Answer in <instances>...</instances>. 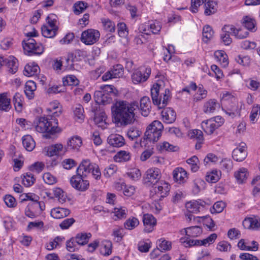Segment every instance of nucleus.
Listing matches in <instances>:
<instances>
[{"label":"nucleus","mask_w":260,"mask_h":260,"mask_svg":"<svg viewBox=\"0 0 260 260\" xmlns=\"http://www.w3.org/2000/svg\"><path fill=\"white\" fill-rule=\"evenodd\" d=\"M219 104L215 99H210L204 104L203 111L206 114L213 113L219 107Z\"/></svg>","instance_id":"nucleus-24"},{"label":"nucleus","mask_w":260,"mask_h":260,"mask_svg":"<svg viewBox=\"0 0 260 260\" xmlns=\"http://www.w3.org/2000/svg\"><path fill=\"white\" fill-rule=\"evenodd\" d=\"M187 163L189 165L192 172H196L199 169L198 164L199 160L196 156H193L186 160Z\"/></svg>","instance_id":"nucleus-48"},{"label":"nucleus","mask_w":260,"mask_h":260,"mask_svg":"<svg viewBox=\"0 0 260 260\" xmlns=\"http://www.w3.org/2000/svg\"><path fill=\"white\" fill-rule=\"evenodd\" d=\"M216 4L213 2H208L205 4V14L206 15H210L216 11Z\"/></svg>","instance_id":"nucleus-57"},{"label":"nucleus","mask_w":260,"mask_h":260,"mask_svg":"<svg viewBox=\"0 0 260 260\" xmlns=\"http://www.w3.org/2000/svg\"><path fill=\"white\" fill-rule=\"evenodd\" d=\"M87 7V4L84 2H78L74 5V12L76 15L82 13Z\"/></svg>","instance_id":"nucleus-53"},{"label":"nucleus","mask_w":260,"mask_h":260,"mask_svg":"<svg viewBox=\"0 0 260 260\" xmlns=\"http://www.w3.org/2000/svg\"><path fill=\"white\" fill-rule=\"evenodd\" d=\"M242 224L245 229L256 230L260 227V220L256 218H246Z\"/></svg>","instance_id":"nucleus-21"},{"label":"nucleus","mask_w":260,"mask_h":260,"mask_svg":"<svg viewBox=\"0 0 260 260\" xmlns=\"http://www.w3.org/2000/svg\"><path fill=\"white\" fill-rule=\"evenodd\" d=\"M164 126L158 120L152 122L147 127L144 139L150 142H156L161 137Z\"/></svg>","instance_id":"nucleus-5"},{"label":"nucleus","mask_w":260,"mask_h":260,"mask_svg":"<svg viewBox=\"0 0 260 260\" xmlns=\"http://www.w3.org/2000/svg\"><path fill=\"white\" fill-rule=\"evenodd\" d=\"M62 82L64 86H76L79 83V81L74 75H69L67 76L66 78H63Z\"/></svg>","instance_id":"nucleus-49"},{"label":"nucleus","mask_w":260,"mask_h":260,"mask_svg":"<svg viewBox=\"0 0 260 260\" xmlns=\"http://www.w3.org/2000/svg\"><path fill=\"white\" fill-rule=\"evenodd\" d=\"M220 166L222 170L229 172L233 169V162L230 159L224 158L220 161Z\"/></svg>","instance_id":"nucleus-56"},{"label":"nucleus","mask_w":260,"mask_h":260,"mask_svg":"<svg viewBox=\"0 0 260 260\" xmlns=\"http://www.w3.org/2000/svg\"><path fill=\"white\" fill-rule=\"evenodd\" d=\"M139 224V221L137 218L132 217L126 220L124 223V227L127 230H133Z\"/></svg>","instance_id":"nucleus-52"},{"label":"nucleus","mask_w":260,"mask_h":260,"mask_svg":"<svg viewBox=\"0 0 260 260\" xmlns=\"http://www.w3.org/2000/svg\"><path fill=\"white\" fill-rule=\"evenodd\" d=\"M157 247L161 251H169L172 248V243L164 238H161L156 242Z\"/></svg>","instance_id":"nucleus-35"},{"label":"nucleus","mask_w":260,"mask_h":260,"mask_svg":"<svg viewBox=\"0 0 260 260\" xmlns=\"http://www.w3.org/2000/svg\"><path fill=\"white\" fill-rule=\"evenodd\" d=\"M214 31L209 25H206L203 29V40L206 43L211 40L213 36Z\"/></svg>","instance_id":"nucleus-45"},{"label":"nucleus","mask_w":260,"mask_h":260,"mask_svg":"<svg viewBox=\"0 0 260 260\" xmlns=\"http://www.w3.org/2000/svg\"><path fill=\"white\" fill-rule=\"evenodd\" d=\"M39 69V67L37 64H27L24 67L23 74L27 77L32 76L37 74Z\"/></svg>","instance_id":"nucleus-32"},{"label":"nucleus","mask_w":260,"mask_h":260,"mask_svg":"<svg viewBox=\"0 0 260 260\" xmlns=\"http://www.w3.org/2000/svg\"><path fill=\"white\" fill-rule=\"evenodd\" d=\"M38 31L32 28V31L27 32L25 36L29 38L22 42V46L25 54L31 55L32 54L41 55L44 51V48L42 44L37 43V41L32 37L38 36Z\"/></svg>","instance_id":"nucleus-3"},{"label":"nucleus","mask_w":260,"mask_h":260,"mask_svg":"<svg viewBox=\"0 0 260 260\" xmlns=\"http://www.w3.org/2000/svg\"><path fill=\"white\" fill-rule=\"evenodd\" d=\"M138 108V103L117 101L111 107L115 122L121 126L133 123L135 120V111Z\"/></svg>","instance_id":"nucleus-1"},{"label":"nucleus","mask_w":260,"mask_h":260,"mask_svg":"<svg viewBox=\"0 0 260 260\" xmlns=\"http://www.w3.org/2000/svg\"><path fill=\"white\" fill-rule=\"evenodd\" d=\"M78 174L86 177L90 173L96 180H99L101 177V173L99 166L91 163L89 159L83 160L77 169Z\"/></svg>","instance_id":"nucleus-4"},{"label":"nucleus","mask_w":260,"mask_h":260,"mask_svg":"<svg viewBox=\"0 0 260 260\" xmlns=\"http://www.w3.org/2000/svg\"><path fill=\"white\" fill-rule=\"evenodd\" d=\"M140 108L141 111V114L147 117L150 112L151 102L148 96H143L140 101Z\"/></svg>","instance_id":"nucleus-18"},{"label":"nucleus","mask_w":260,"mask_h":260,"mask_svg":"<svg viewBox=\"0 0 260 260\" xmlns=\"http://www.w3.org/2000/svg\"><path fill=\"white\" fill-rule=\"evenodd\" d=\"M112 243L109 241H105L102 242L100 248V253L104 256H108L112 253Z\"/></svg>","instance_id":"nucleus-37"},{"label":"nucleus","mask_w":260,"mask_h":260,"mask_svg":"<svg viewBox=\"0 0 260 260\" xmlns=\"http://www.w3.org/2000/svg\"><path fill=\"white\" fill-rule=\"evenodd\" d=\"M161 177L160 171L157 168L148 169L144 177V183L148 185H154L157 183Z\"/></svg>","instance_id":"nucleus-9"},{"label":"nucleus","mask_w":260,"mask_h":260,"mask_svg":"<svg viewBox=\"0 0 260 260\" xmlns=\"http://www.w3.org/2000/svg\"><path fill=\"white\" fill-rule=\"evenodd\" d=\"M94 97L96 103L99 104L106 105L110 103L112 100L109 94L104 93L103 91H95Z\"/></svg>","instance_id":"nucleus-16"},{"label":"nucleus","mask_w":260,"mask_h":260,"mask_svg":"<svg viewBox=\"0 0 260 260\" xmlns=\"http://www.w3.org/2000/svg\"><path fill=\"white\" fill-rule=\"evenodd\" d=\"M248 176L247 170L244 168H240L238 171L235 173V178L239 183H243L247 178Z\"/></svg>","instance_id":"nucleus-41"},{"label":"nucleus","mask_w":260,"mask_h":260,"mask_svg":"<svg viewBox=\"0 0 260 260\" xmlns=\"http://www.w3.org/2000/svg\"><path fill=\"white\" fill-rule=\"evenodd\" d=\"M206 205V202L201 200H193L186 203L185 207L189 213H197L202 210Z\"/></svg>","instance_id":"nucleus-11"},{"label":"nucleus","mask_w":260,"mask_h":260,"mask_svg":"<svg viewBox=\"0 0 260 260\" xmlns=\"http://www.w3.org/2000/svg\"><path fill=\"white\" fill-rule=\"evenodd\" d=\"M63 145L61 144H56L51 145L47 148V155L49 156H53L58 155L62 151Z\"/></svg>","instance_id":"nucleus-34"},{"label":"nucleus","mask_w":260,"mask_h":260,"mask_svg":"<svg viewBox=\"0 0 260 260\" xmlns=\"http://www.w3.org/2000/svg\"><path fill=\"white\" fill-rule=\"evenodd\" d=\"M186 235L188 237H198L202 233V229L198 226H192L184 229Z\"/></svg>","instance_id":"nucleus-36"},{"label":"nucleus","mask_w":260,"mask_h":260,"mask_svg":"<svg viewBox=\"0 0 260 260\" xmlns=\"http://www.w3.org/2000/svg\"><path fill=\"white\" fill-rule=\"evenodd\" d=\"M12 102L15 110L17 112H21L23 108L24 98L23 95L18 92L16 93L13 97Z\"/></svg>","instance_id":"nucleus-25"},{"label":"nucleus","mask_w":260,"mask_h":260,"mask_svg":"<svg viewBox=\"0 0 260 260\" xmlns=\"http://www.w3.org/2000/svg\"><path fill=\"white\" fill-rule=\"evenodd\" d=\"M131 158L129 152L126 151H120L118 152L114 157V159L116 162L127 161Z\"/></svg>","instance_id":"nucleus-40"},{"label":"nucleus","mask_w":260,"mask_h":260,"mask_svg":"<svg viewBox=\"0 0 260 260\" xmlns=\"http://www.w3.org/2000/svg\"><path fill=\"white\" fill-rule=\"evenodd\" d=\"M91 234L90 233H80L73 237L78 245L82 246L86 244L90 237Z\"/></svg>","instance_id":"nucleus-28"},{"label":"nucleus","mask_w":260,"mask_h":260,"mask_svg":"<svg viewBox=\"0 0 260 260\" xmlns=\"http://www.w3.org/2000/svg\"><path fill=\"white\" fill-rule=\"evenodd\" d=\"M78 244L76 243L75 239L72 237L66 242V248L70 252H74L78 250Z\"/></svg>","instance_id":"nucleus-61"},{"label":"nucleus","mask_w":260,"mask_h":260,"mask_svg":"<svg viewBox=\"0 0 260 260\" xmlns=\"http://www.w3.org/2000/svg\"><path fill=\"white\" fill-rule=\"evenodd\" d=\"M104 29L108 32H113L115 30V25L113 22L109 19H103L102 20Z\"/></svg>","instance_id":"nucleus-54"},{"label":"nucleus","mask_w":260,"mask_h":260,"mask_svg":"<svg viewBox=\"0 0 260 260\" xmlns=\"http://www.w3.org/2000/svg\"><path fill=\"white\" fill-rule=\"evenodd\" d=\"M161 116L165 122L172 123L176 119L175 112L170 108L164 109L161 112Z\"/></svg>","instance_id":"nucleus-20"},{"label":"nucleus","mask_w":260,"mask_h":260,"mask_svg":"<svg viewBox=\"0 0 260 260\" xmlns=\"http://www.w3.org/2000/svg\"><path fill=\"white\" fill-rule=\"evenodd\" d=\"M108 143L114 147H121L125 144L123 137L118 134H111L107 139Z\"/></svg>","instance_id":"nucleus-14"},{"label":"nucleus","mask_w":260,"mask_h":260,"mask_svg":"<svg viewBox=\"0 0 260 260\" xmlns=\"http://www.w3.org/2000/svg\"><path fill=\"white\" fill-rule=\"evenodd\" d=\"M43 179L46 183L49 185L53 184L57 182L56 177L50 173H44L43 176Z\"/></svg>","instance_id":"nucleus-64"},{"label":"nucleus","mask_w":260,"mask_h":260,"mask_svg":"<svg viewBox=\"0 0 260 260\" xmlns=\"http://www.w3.org/2000/svg\"><path fill=\"white\" fill-rule=\"evenodd\" d=\"M158 149L161 152H175L177 150L178 148L168 142L164 141L159 143L158 145Z\"/></svg>","instance_id":"nucleus-38"},{"label":"nucleus","mask_w":260,"mask_h":260,"mask_svg":"<svg viewBox=\"0 0 260 260\" xmlns=\"http://www.w3.org/2000/svg\"><path fill=\"white\" fill-rule=\"evenodd\" d=\"M245 27L252 32H254L256 31V22L254 19L248 17L246 16L243 19V22Z\"/></svg>","instance_id":"nucleus-39"},{"label":"nucleus","mask_w":260,"mask_h":260,"mask_svg":"<svg viewBox=\"0 0 260 260\" xmlns=\"http://www.w3.org/2000/svg\"><path fill=\"white\" fill-rule=\"evenodd\" d=\"M48 112H52L50 116L56 118L59 116L62 113V107L60 104L56 101L50 103L49 107L47 109Z\"/></svg>","instance_id":"nucleus-26"},{"label":"nucleus","mask_w":260,"mask_h":260,"mask_svg":"<svg viewBox=\"0 0 260 260\" xmlns=\"http://www.w3.org/2000/svg\"><path fill=\"white\" fill-rule=\"evenodd\" d=\"M22 140L23 146L26 150L31 151L34 149L36 143L31 136H24L22 138Z\"/></svg>","instance_id":"nucleus-30"},{"label":"nucleus","mask_w":260,"mask_h":260,"mask_svg":"<svg viewBox=\"0 0 260 260\" xmlns=\"http://www.w3.org/2000/svg\"><path fill=\"white\" fill-rule=\"evenodd\" d=\"M189 136L190 138L197 140L199 144L202 143L204 139L203 133L199 129H193L189 133Z\"/></svg>","instance_id":"nucleus-55"},{"label":"nucleus","mask_w":260,"mask_h":260,"mask_svg":"<svg viewBox=\"0 0 260 260\" xmlns=\"http://www.w3.org/2000/svg\"><path fill=\"white\" fill-rule=\"evenodd\" d=\"M71 213L69 209L64 208H54L51 210V216L56 219H60L68 216Z\"/></svg>","instance_id":"nucleus-22"},{"label":"nucleus","mask_w":260,"mask_h":260,"mask_svg":"<svg viewBox=\"0 0 260 260\" xmlns=\"http://www.w3.org/2000/svg\"><path fill=\"white\" fill-rule=\"evenodd\" d=\"M100 33L95 29H88L82 32L81 41L87 45L95 44L100 39Z\"/></svg>","instance_id":"nucleus-7"},{"label":"nucleus","mask_w":260,"mask_h":260,"mask_svg":"<svg viewBox=\"0 0 260 260\" xmlns=\"http://www.w3.org/2000/svg\"><path fill=\"white\" fill-rule=\"evenodd\" d=\"M8 68V72L12 74H15L18 70V64L17 59L13 56H10L4 59V64Z\"/></svg>","instance_id":"nucleus-19"},{"label":"nucleus","mask_w":260,"mask_h":260,"mask_svg":"<svg viewBox=\"0 0 260 260\" xmlns=\"http://www.w3.org/2000/svg\"><path fill=\"white\" fill-rule=\"evenodd\" d=\"M170 190L168 183L165 182H161L157 185V189L155 190L156 194H159L160 197L164 198L166 197Z\"/></svg>","instance_id":"nucleus-31"},{"label":"nucleus","mask_w":260,"mask_h":260,"mask_svg":"<svg viewBox=\"0 0 260 260\" xmlns=\"http://www.w3.org/2000/svg\"><path fill=\"white\" fill-rule=\"evenodd\" d=\"M82 177H83L77 174V175H74L71 178L70 183L72 187L77 190L84 191L88 188L89 183V182H85V183H83L82 186H79L80 181L82 180Z\"/></svg>","instance_id":"nucleus-15"},{"label":"nucleus","mask_w":260,"mask_h":260,"mask_svg":"<svg viewBox=\"0 0 260 260\" xmlns=\"http://www.w3.org/2000/svg\"><path fill=\"white\" fill-rule=\"evenodd\" d=\"M35 128L38 132L41 133H48L54 134L61 132L58 126V120L53 116H41L36 118L34 121Z\"/></svg>","instance_id":"nucleus-2"},{"label":"nucleus","mask_w":260,"mask_h":260,"mask_svg":"<svg viewBox=\"0 0 260 260\" xmlns=\"http://www.w3.org/2000/svg\"><path fill=\"white\" fill-rule=\"evenodd\" d=\"M12 108L11 99L7 93H0V110L9 111Z\"/></svg>","instance_id":"nucleus-23"},{"label":"nucleus","mask_w":260,"mask_h":260,"mask_svg":"<svg viewBox=\"0 0 260 260\" xmlns=\"http://www.w3.org/2000/svg\"><path fill=\"white\" fill-rule=\"evenodd\" d=\"M260 114V106L259 105H254L252 108L250 115V121L254 123L255 120L257 117V115Z\"/></svg>","instance_id":"nucleus-62"},{"label":"nucleus","mask_w":260,"mask_h":260,"mask_svg":"<svg viewBox=\"0 0 260 260\" xmlns=\"http://www.w3.org/2000/svg\"><path fill=\"white\" fill-rule=\"evenodd\" d=\"M36 180L34 175L31 172H27L23 175L22 182L26 187L31 186Z\"/></svg>","instance_id":"nucleus-44"},{"label":"nucleus","mask_w":260,"mask_h":260,"mask_svg":"<svg viewBox=\"0 0 260 260\" xmlns=\"http://www.w3.org/2000/svg\"><path fill=\"white\" fill-rule=\"evenodd\" d=\"M151 70L150 68H140L139 70L135 71L132 74V82L134 84H138L145 82L149 77Z\"/></svg>","instance_id":"nucleus-8"},{"label":"nucleus","mask_w":260,"mask_h":260,"mask_svg":"<svg viewBox=\"0 0 260 260\" xmlns=\"http://www.w3.org/2000/svg\"><path fill=\"white\" fill-rule=\"evenodd\" d=\"M174 180L179 183H183L187 179L186 171L182 168H177L173 172Z\"/></svg>","instance_id":"nucleus-17"},{"label":"nucleus","mask_w":260,"mask_h":260,"mask_svg":"<svg viewBox=\"0 0 260 260\" xmlns=\"http://www.w3.org/2000/svg\"><path fill=\"white\" fill-rule=\"evenodd\" d=\"M221 172L216 170L208 172L206 175V180L210 183L217 182L221 176Z\"/></svg>","instance_id":"nucleus-33"},{"label":"nucleus","mask_w":260,"mask_h":260,"mask_svg":"<svg viewBox=\"0 0 260 260\" xmlns=\"http://www.w3.org/2000/svg\"><path fill=\"white\" fill-rule=\"evenodd\" d=\"M225 207V204L223 202L218 201L214 203L210 211L212 214L219 213L223 210Z\"/></svg>","instance_id":"nucleus-50"},{"label":"nucleus","mask_w":260,"mask_h":260,"mask_svg":"<svg viewBox=\"0 0 260 260\" xmlns=\"http://www.w3.org/2000/svg\"><path fill=\"white\" fill-rule=\"evenodd\" d=\"M42 35L48 38H52L56 35L57 29L47 25H43L41 28Z\"/></svg>","instance_id":"nucleus-42"},{"label":"nucleus","mask_w":260,"mask_h":260,"mask_svg":"<svg viewBox=\"0 0 260 260\" xmlns=\"http://www.w3.org/2000/svg\"><path fill=\"white\" fill-rule=\"evenodd\" d=\"M110 71L114 78H120L123 74V67L121 64H118L114 66Z\"/></svg>","instance_id":"nucleus-47"},{"label":"nucleus","mask_w":260,"mask_h":260,"mask_svg":"<svg viewBox=\"0 0 260 260\" xmlns=\"http://www.w3.org/2000/svg\"><path fill=\"white\" fill-rule=\"evenodd\" d=\"M84 109L82 105L80 104L77 105L74 110L75 116L77 119L83 121L84 118L83 115Z\"/></svg>","instance_id":"nucleus-59"},{"label":"nucleus","mask_w":260,"mask_h":260,"mask_svg":"<svg viewBox=\"0 0 260 260\" xmlns=\"http://www.w3.org/2000/svg\"><path fill=\"white\" fill-rule=\"evenodd\" d=\"M141 134L142 132L139 129L136 127H132L127 131V135L129 139L133 140L135 138L140 137Z\"/></svg>","instance_id":"nucleus-60"},{"label":"nucleus","mask_w":260,"mask_h":260,"mask_svg":"<svg viewBox=\"0 0 260 260\" xmlns=\"http://www.w3.org/2000/svg\"><path fill=\"white\" fill-rule=\"evenodd\" d=\"M160 86L157 84H154L151 88V95L153 104L157 105L159 108H162L167 105L168 101L170 98V91L169 89H166L163 93V98L159 96V92Z\"/></svg>","instance_id":"nucleus-6"},{"label":"nucleus","mask_w":260,"mask_h":260,"mask_svg":"<svg viewBox=\"0 0 260 260\" xmlns=\"http://www.w3.org/2000/svg\"><path fill=\"white\" fill-rule=\"evenodd\" d=\"M202 127L205 132L208 135H211L216 129L218 128L214 123L213 120L210 119L206 121H203L202 123Z\"/></svg>","instance_id":"nucleus-29"},{"label":"nucleus","mask_w":260,"mask_h":260,"mask_svg":"<svg viewBox=\"0 0 260 260\" xmlns=\"http://www.w3.org/2000/svg\"><path fill=\"white\" fill-rule=\"evenodd\" d=\"M55 198H57L58 202L61 204L66 201L67 194L60 188H55L53 190Z\"/></svg>","instance_id":"nucleus-46"},{"label":"nucleus","mask_w":260,"mask_h":260,"mask_svg":"<svg viewBox=\"0 0 260 260\" xmlns=\"http://www.w3.org/2000/svg\"><path fill=\"white\" fill-rule=\"evenodd\" d=\"M56 16L53 14L49 15L47 18V26L55 28L58 30V27L56 25Z\"/></svg>","instance_id":"nucleus-63"},{"label":"nucleus","mask_w":260,"mask_h":260,"mask_svg":"<svg viewBox=\"0 0 260 260\" xmlns=\"http://www.w3.org/2000/svg\"><path fill=\"white\" fill-rule=\"evenodd\" d=\"M82 145L81 138L78 136H73L68 140L66 149L67 150H72L77 151Z\"/></svg>","instance_id":"nucleus-13"},{"label":"nucleus","mask_w":260,"mask_h":260,"mask_svg":"<svg viewBox=\"0 0 260 260\" xmlns=\"http://www.w3.org/2000/svg\"><path fill=\"white\" fill-rule=\"evenodd\" d=\"M143 221L144 225V231L146 233H150L156 224V219L151 214H145L143 216Z\"/></svg>","instance_id":"nucleus-12"},{"label":"nucleus","mask_w":260,"mask_h":260,"mask_svg":"<svg viewBox=\"0 0 260 260\" xmlns=\"http://www.w3.org/2000/svg\"><path fill=\"white\" fill-rule=\"evenodd\" d=\"M37 89L36 83L29 80L26 82L24 92L28 99H32L34 98V92Z\"/></svg>","instance_id":"nucleus-27"},{"label":"nucleus","mask_w":260,"mask_h":260,"mask_svg":"<svg viewBox=\"0 0 260 260\" xmlns=\"http://www.w3.org/2000/svg\"><path fill=\"white\" fill-rule=\"evenodd\" d=\"M127 212V211L125 207H119L114 208L112 213H113L116 217L114 220H116L117 219L125 218Z\"/></svg>","instance_id":"nucleus-43"},{"label":"nucleus","mask_w":260,"mask_h":260,"mask_svg":"<svg viewBox=\"0 0 260 260\" xmlns=\"http://www.w3.org/2000/svg\"><path fill=\"white\" fill-rule=\"evenodd\" d=\"M247 155L246 145L242 142L235 148L232 153L233 159L237 161H242L245 159Z\"/></svg>","instance_id":"nucleus-10"},{"label":"nucleus","mask_w":260,"mask_h":260,"mask_svg":"<svg viewBox=\"0 0 260 260\" xmlns=\"http://www.w3.org/2000/svg\"><path fill=\"white\" fill-rule=\"evenodd\" d=\"M207 94V91L204 89L203 85L199 86L197 92L194 96V100L198 101L205 99Z\"/></svg>","instance_id":"nucleus-58"},{"label":"nucleus","mask_w":260,"mask_h":260,"mask_svg":"<svg viewBox=\"0 0 260 260\" xmlns=\"http://www.w3.org/2000/svg\"><path fill=\"white\" fill-rule=\"evenodd\" d=\"M105 120L106 116L104 112H101L99 115L97 113L95 114L94 121L98 126L104 127L105 125L106 124Z\"/></svg>","instance_id":"nucleus-51"}]
</instances>
